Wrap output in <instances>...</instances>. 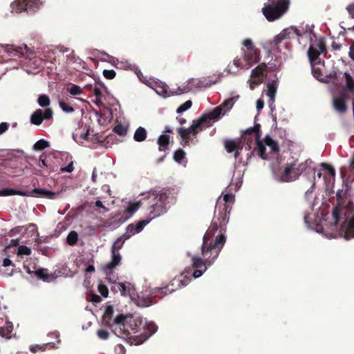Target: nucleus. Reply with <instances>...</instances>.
I'll use <instances>...</instances> for the list:
<instances>
[{"label": "nucleus", "mask_w": 354, "mask_h": 354, "mask_svg": "<svg viewBox=\"0 0 354 354\" xmlns=\"http://www.w3.org/2000/svg\"><path fill=\"white\" fill-rule=\"evenodd\" d=\"M41 3L39 0H17L11 4L12 12H21L24 10L35 11Z\"/></svg>", "instance_id": "obj_14"}, {"label": "nucleus", "mask_w": 354, "mask_h": 354, "mask_svg": "<svg viewBox=\"0 0 354 354\" xmlns=\"http://www.w3.org/2000/svg\"><path fill=\"white\" fill-rule=\"evenodd\" d=\"M101 301V297L90 292V301L98 303Z\"/></svg>", "instance_id": "obj_56"}, {"label": "nucleus", "mask_w": 354, "mask_h": 354, "mask_svg": "<svg viewBox=\"0 0 354 354\" xmlns=\"http://www.w3.org/2000/svg\"><path fill=\"white\" fill-rule=\"evenodd\" d=\"M350 169L354 173V153L350 159Z\"/></svg>", "instance_id": "obj_64"}, {"label": "nucleus", "mask_w": 354, "mask_h": 354, "mask_svg": "<svg viewBox=\"0 0 354 354\" xmlns=\"http://www.w3.org/2000/svg\"><path fill=\"white\" fill-rule=\"evenodd\" d=\"M135 73L137 75L139 80L145 84L146 85L150 86L154 82L153 78H152L149 75H144L143 73L140 71V70L138 69V68H134Z\"/></svg>", "instance_id": "obj_32"}, {"label": "nucleus", "mask_w": 354, "mask_h": 354, "mask_svg": "<svg viewBox=\"0 0 354 354\" xmlns=\"http://www.w3.org/2000/svg\"><path fill=\"white\" fill-rule=\"evenodd\" d=\"M95 190L90 192V194L97 195V197L94 198L95 201L90 202V209L95 207V209L99 213H105L109 211V209L104 205V203H106V201L104 200L107 197H103L102 196L98 195V193H95L97 189H94Z\"/></svg>", "instance_id": "obj_18"}, {"label": "nucleus", "mask_w": 354, "mask_h": 354, "mask_svg": "<svg viewBox=\"0 0 354 354\" xmlns=\"http://www.w3.org/2000/svg\"><path fill=\"white\" fill-rule=\"evenodd\" d=\"M13 326L11 322H7L6 324L0 328V335L2 337L10 339L11 337Z\"/></svg>", "instance_id": "obj_31"}, {"label": "nucleus", "mask_w": 354, "mask_h": 354, "mask_svg": "<svg viewBox=\"0 0 354 354\" xmlns=\"http://www.w3.org/2000/svg\"><path fill=\"white\" fill-rule=\"evenodd\" d=\"M18 255H30L31 250L26 245H20L18 248Z\"/></svg>", "instance_id": "obj_50"}, {"label": "nucleus", "mask_w": 354, "mask_h": 354, "mask_svg": "<svg viewBox=\"0 0 354 354\" xmlns=\"http://www.w3.org/2000/svg\"><path fill=\"white\" fill-rule=\"evenodd\" d=\"M127 315L122 313L115 315L113 306L109 305L106 307L102 316L103 324L110 328L111 331L119 337H126L129 335V330L126 328Z\"/></svg>", "instance_id": "obj_7"}, {"label": "nucleus", "mask_w": 354, "mask_h": 354, "mask_svg": "<svg viewBox=\"0 0 354 354\" xmlns=\"http://www.w3.org/2000/svg\"><path fill=\"white\" fill-rule=\"evenodd\" d=\"M8 124L7 122H1L0 124V135L3 133L8 129Z\"/></svg>", "instance_id": "obj_60"}, {"label": "nucleus", "mask_w": 354, "mask_h": 354, "mask_svg": "<svg viewBox=\"0 0 354 354\" xmlns=\"http://www.w3.org/2000/svg\"><path fill=\"white\" fill-rule=\"evenodd\" d=\"M75 264L80 271L85 272V279L83 286L87 289L85 292L86 299L88 300V282L87 281V274L88 272V251L86 249H82L78 251V255L75 260Z\"/></svg>", "instance_id": "obj_10"}, {"label": "nucleus", "mask_w": 354, "mask_h": 354, "mask_svg": "<svg viewBox=\"0 0 354 354\" xmlns=\"http://www.w3.org/2000/svg\"><path fill=\"white\" fill-rule=\"evenodd\" d=\"M313 76L322 82H334L337 80V74L335 70L327 71V68H311Z\"/></svg>", "instance_id": "obj_13"}, {"label": "nucleus", "mask_w": 354, "mask_h": 354, "mask_svg": "<svg viewBox=\"0 0 354 354\" xmlns=\"http://www.w3.org/2000/svg\"><path fill=\"white\" fill-rule=\"evenodd\" d=\"M185 157V153L182 149H178L174 153V160L177 162H181Z\"/></svg>", "instance_id": "obj_41"}, {"label": "nucleus", "mask_w": 354, "mask_h": 354, "mask_svg": "<svg viewBox=\"0 0 354 354\" xmlns=\"http://www.w3.org/2000/svg\"><path fill=\"white\" fill-rule=\"evenodd\" d=\"M5 50L10 55H17L19 57L26 56L29 57L30 55L34 54V50L24 44L22 46H16L14 45H7Z\"/></svg>", "instance_id": "obj_17"}, {"label": "nucleus", "mask_w": 354, "mask_h": 354, "mask_svg": "<svg viewBox=\"0 0 354 354\" xmlns=\"http://www.w3.org/2000/svg\"><path fill=\"white\" fill-rule=\"evenodd\" d=\"M295 33L297 35H300V33L297 28H286L284 29L283 31H281L279 35H277L274 39L270 42V44L276 48H278V45L282 42V41L285 40L286 39L290 38V35Z\"/></svg>", "instance_id": "obj_19"}, {"label": "nucleus", "mask_w": 354, "mask_h": 354, "mask_svg": "<svg viewBox=\"0 0 354 354\" xmlns=\"http://www.w3.org/2000/svg\"><path fill=\"white\" fill-rule=\"evenodd\" d=\"M46 270L43 268H39L35 270V274L43 280H47L49 278V275L46 272Z\"/></svg>", "instance_id": "obj_46"}, {"label": "nucleus", "mask_w": 354, "mask_h": 354, "mask_svg": "<svg viewBox=\"0 0 354 354\" xmlns=\"http://www.w3.org/2000/svg\"><path fill=\"white\" fill-rule=\"evenodd\" d=\"M73 138L78 144H83L85 141H88V127L76 129L73 133Z\"/></svg>", "instance_id": "obj_24"}, {"label": "nucleus", "mask_w": 354, "mask_h": 354, "mask_svg": "<svg viewBox=\"0 0 354 354\" xmlns=\"http://www.w3.org/2000/svg\"><path fill=\"white\" fill-rule=\"evenodd\" d=\"M345 80H346V86L343 90H345L346 92H354V80L352 76L348 73H344Z\"/></svg>", "instance_id": "obj_36"}, {"label": "nucleus", "mask_w": 354, "mask_h": 354, "mask_svg": "<svg viewBox=\"0 0 354 354\" xmlns=\"http://www.w3.org/2000/svg\"><path fill=\"white\" fill-rule=\"evenodd\" d=\"M48 147H49L48 142H47L43 139H41L35 143V145H33V149L35 151H41V150H43Z\"/></svg>", "instance_id": "obj_40"}, {"label": "nucleus", "mask_w": 354, "mask_h": 354, "mask_svg": "<svg viewBox=\"0 0 354 354\" xmlns=\"http://www.w3.org/2000/svg\"><path fill=\"white\" fill-rule=\"evenodd\" d=\"M292 161V163L295 164V166L294 167L295 171H297L299 173L298 178L303 172H305L306 171H308V172H313L315 174V169L310 165V164L312 163L311 161L306 160L302 162H299L298 160L297 159H293Z\"/></svg>", "instance_id": "obj_22"}, {"label": "nucleus", "mask_w": 354, "mask_h": 354, "mask_svg": "<svg viewBox=\"0 0 354 354\" xmlns=\"http://www.w3.org/2000/svg\"><path fill=\"white\" fill-rule=\"evenodd\" d=\"M187 281L188 279L186 281L183 280L182 276L175 277L167 286L153 289L152 294L167 295V292L165 291V289H169V292H173L176 290L183 286H185L187 284Z\"/></svg>", "instance_id": "obj_12"}, {"label": "nucleus", "mask_w": 354, "mask_h": 354, "mask_svg": "<svg viewBox=\"0 0 354 354\" xmlns=\"http://www.w3.org/2000/svg\"><path fill=\"white\" fill-rule=\"evenodd\" d=\"M270 68H254L251 71L250 79L248 80L250 88H254L268 80L267 84V95L270 97V103L274 102L275 95L278 86V79L275 71L268 70Z\"/></svg>", "instance_id": "obj_5"}, {"label": "nucleus", "mask_w": 354, "mask_h": 354, "mask_svg": "<svg viewBox=\"0 0 354 354\" xmlns=\"http://www.w3.org/2000/svg\"><path fill=\"white\" fill-rule=\"evenodd\" d=\"M147 138V131L144 127H138L133 136V138L136 142H142Z\"/></svg>", "instance_id": "obj_37"}, {"label": "nucleus", "mask_w": 354, "mask_h": 354, "mask_svg": "<svg viewBox=\"0 0 354 354\" xmlns=\"http://www.w3.org/2000/svg\"><path fill=\"white\" fill-rule=\"evenodd\" d=\"M326 52V46L324 39L320 37L316 39L309 46L308 50V57L311 65L316 64L319 56Z\"/></svg>", "instance_id": "obj_11"}, {"label": "nucleus", "mask_w": 354, "mask_h": 354, "mask_svg": "<svg viewBox=\"0 0 354 354\" xmlns=\"http://www.w3.org/2000/svg\"><path fill=\"white\" fill-rule=\"evenodd\" d=\"M126 328L129 330V337L123 339H132L136 344H141L151 335L156 333L157 326L153 324L144 325L140 318H134L127 315L125 321Z\"/></svg>", "instance_id": "obj_6"}, {"label": "nucleus", "mask_w": 354, "mask_h": 354, "mask_svg": "<svg viewBox=\"0 0 354 354\" xmlns=\"http://www.w3.org/2000/svg\"><path fill=\"white\" fill-rule=\"evenodd\" d=\"M295 164L292 161L288 162L282 171L277 174V179L281 182H292L298 178V172L295 171Z\"/></svg>", "instance_id": "obj_15"}, {"label": "nucleus", "mask_w": 354, "mask_h": 354, "mask_svg": "<svg viewBox=\"0 0 354 354\" xmlns=\"http://www.w3.org/2000/svg\"><path fill=\"white\" fill-rule=\"evenodd\" d=\"M170 142L169 136L167 134L160 135L157 140L159 151H166Z\"/></svg>", "instance_id": "obj_29"}, {"label": "nucleus", "mask_w": 354, "mask_h": 354, "mask_svg": "<svg viewBox=\"0 0 354 354\" xmlns=\"http://www.w3.org/2000/svg\"><path fill=\"white\" fill-rule=\"evenodd\" d=\"M141 207V202L129 203L126 211L123 214L118 218V221L121 223L126 221L140 207Z\"/></svg>", "instance_id": "obj_21"}, {"label": "nucleus", "mask_w": 354, "mask_h": 354, "mask_svg": "<svg viewBox=\"0 0 354 354\" xmlns=\"http://www.w3.org/2000/svg\"><path fill=\"white\" fill-rule=\"evenodd\" d=\"M117 287L122 296H129L132 297L133 295H135L134 286L129 282H118Z\"/></svg>", "instance_id": "obj_25"}, {"label": "nucleus", "mask_w": 354, "mask_h": 354, "mask_svg": "<svg viewBox=\"0 0 354 354\" xmlns=\"http://www.w3.org/2000/svg\"><path fill=\"white\" fill-rule=\"evenodd\" d=\"M346 10L348 11L350 17L354 19V3H351L346 6Z\"/></svg>", "instance_id": "obj_57"}, {"label": "nucleus", "mask_w": 354, "mask_h": 354, "mask_svg": "<svg viewBox=\"0 0 354 354\" xmlns=\"http://www.w3.org/2000/svg\"><path fill=\"white\" fill-rule=\"evenodd\" d=\"M67 91L72 95H76L82 93V88L77 85H73L67 88Z\"/></svg>", "instance_id": "obj_49"}, {"label": "nucleus", "mask_w": 354, "mask_h": 354, "mask_svg": "<svg viewBox=\"0 0 354 354\" xmlns=\"http://www.w3.org/2000/svg\"><path fill=\"white\" fill-rule=\"evenodd\" d=\"M261 125L255 124L253 127L248 128L243 131L242 138L244 142H247L249 148H251L250 144L253 140L256 142V147L252 153L257 152L258 156L263 160L268 159V155L266 153L265 145L261 140Z\"/></svg>", "instance_id": "obj_9"}, {"label": "nucleus", "mask_w": 354, "mask_h": 354, "mask_svg": "<svg viewBox=\"0 0 354 354\" xmlns=\"http://www.w3.org/2000/svg\"><path fill=\"white\" fill-rule=\"evenodd\" d=\"M262 13L268 21H274L285 15L290 7V0H266Z\"/></svg>", "instance_id": "obj_8"}, {"label": "nucleus", "mask_w": 354, "mask_h": 354, "mask_svg": "<svg viewBox=\"0 0 354 354\" xmlns=\"http://www.w3.org/2000/svg\"><path fill=\"white\" fill-rule=\"evenodd\" d=\"M348 99V93L345 90H342L337 96L333 99V106L335 111L339 113H344L347 110L346 102Z\"/></svg>", "instance_id": "obj_16"}, {"label": "nucleus", "mask_w": 354, "mask_h": 354, "mask_svg": "<svg viewBox=\"0 0 354 354\" xmlns=\"http://www.w3.org/2000/svg\"><path fill=\"white\" fill-rule=\"evenodd\" d=\"M30 192L31 193V196H39L46 198L48 199H55L57 196L59 195V193L57 192H54L52 191L40 188H35Z\"/></svg>", "instance_id": "obj_26"}, {"label": "nucleus", "mask_w": 354, "mask_h": 354, "mask_svg": "<svg viewBox=\"0 0 354 354\" xmlns=\"http://www.w3.org/2000/svg\"><path fill=\"white\" fill-rule=\"evenodd\" d=\"M99 60L103 62L109 63L114 66H116L120 63L121 64H124L122 61L120 62L118 58L112 57L106 53H100V55L97 58L90 57V61L94 65H98Z\"/></svg>", "instance_id": "obj_20"}, {"label": "nucleus", "mask_w": 354, "mask_h": 354, "mask_svg": "<svg viewBox=\"0 0 354 354\" xmlns=\"http://www.w3.org/2000/svg\"><path fill=\"white\" fill-rule=\"evenodd\" d=\"M50 99L46 95H41L38 97V104L41 107H46L50 104Z\"/></svg>", "instance_id": "obj_44"}, {"label": "nucleus", "mask_w": 354, "mask_h": 354, "mask_svg": "<svg viewBox=\"0 0 354 354\" xmlns=\"http://www.w3.org/2000/svg\"><path fill=\"white\" fill-rule=\"evenodd\" d=\"M39 160H40L39 164V167H48L46 161V156H44V154L41 155L39 157Z\"/></svg>", "instance_id": "obj_59"}, {"label": "nucleus", "mask_w": 354, "mask_h": 354, "mask_svg": "<svg viewBox=\"0 0 354 354\" xmlns=\"http://www.w3.org/2000/svg\"><path fill=\"white\" fill-rule=\"evenodd\" d=\"M342 208L339 205H336L333 211V217L334 218L335 225H337L339 221L340 212Z\"/></svg>", "instance_id": "obj_43"}, {"label": "nucleus", "mask_w": 354, "mask_h": 354, "mask_svg": "<svg viewBox=\"0 0 354 354\" xmlns=\"http://www.w3.org/2000/svg\"><path fill=\"white\" fill-rule=\"evenodd\" d=\"M97 335L98 337L101 339H107L109 337V332L104 329L98 330L97 332Z\"/></svg>", "instance_id": "obj_52"}, {"label": "nucleus", "mask_w": 354, "mask_h": 354, "mask_svg": "<svg viewBox=\"0 0 354 354\" xmlns=\"http://www.w3.org/2000/svg\"><path fill=\"white\" fill-rule=\"evenodd\" d=\"M59 104L62 109L66 113H72L74 111V109L63 100H59Z\"/></svg>", "instance_id": "obj_48"}, {"label": "nucleus", "mask_w": 354, "mask_h": 354, "mask_svg": "<svg viewBox=\"0 0 354 354\" xmlns=\"http://www.w3.org/2000/svg\"><path fill=\"white\" fill-rule=\"evenodd\" d=\"M263 106H264L263 100H261V99H259L257 101V110L258 111H261L263 108Z\"/></svg>", "instance_id": "obj_62"}, {"label": "nucleus", "mask_w": 354, "mask_h": 354, "mask_svg": "<svg viewBox=\"0 0 354 354\" xmlns=\"http://www.w3.org/2000/svg\"><path fill=\"white\" fill-rule=\"evenodd\" d=\"M240 143H241V142L239 140H236L227 139L224 141V146H225L226 151L228 153L234 152V158L236 159L239 157V156L240 154L239 149L241 150V148L239 149Z\"/></svg>", "instance_id": "obj_23"}, {"label": "nucleus", "mask_w": 354, "mask_h": 354, "mask_svg": "<svg viewBox=\"0 0 354 354\" xmlns=\"http://www.w3.org/2000/svg\"><path fill=\"white\" fill-rule=\"evenodd\" d=\"M176 192L174 189L162 188L160 190L153 189L148 193L147 198L144 199L149 205V219L142 220L136 224L131 223L127 227V232L123 235L124 237L118 239L113 243L111 250H118L122 248L124 240L131 236L141 232L149 221L167 212L168 205L174 204L176 202Z\"/></svg>", "instance_id": "obj_2"}, {"label": "nucleus", "mask_w": 354, "mask_h": 354, "mask_svg": "<svg viewBox=\"0 0 354 354\" xmlns=\"http://www.w3.org/2000/svg\"><path fill=\"white\" fill-rule=\"evenodd\" d=\"M91 111H93L94 113H95V116L96 118V120L98 123L99 125L100 126H105L108 123V120H107V118H105L104 116L102 115L101 114H100L98 113V111L94 110L93 108H91L90 106V112Z\"/></svg>", "instance_id": "obj_39"}, {"label": "nucleus", "mask_w": 354, "mask_h": 354, "mask_svg": "<svg viewBox=\"0 0 354 354\" xmlns=\"http://www.w3.org/2000/svg\"><path fill=\"white\" fill-rule=\"evenodd\" d=\"M46 345H43V346H40V345H36L35 346H33L30 348V351L32 352V353H35L37 352L38 350H42L44 351L46 348Z\"/></svg>", "instance_id": "obj_61"}, {"label": "nucleus", "mask_w": 354, "mask_h": 354, "mask_svg": "<svg viewBox=\"0 0 354 354\" xmlns=\"http://www.w3.org/2000/svg\"><path fill=\"white\" fill-rule=\"evenodd\" d=\"M192 105V100H187L182 104L176 110L178 113H181L191 108Z\"/></svg>", "instance_id": "obj_47"}, {"label": "nucleus", "mask_w": 354, "mask_h": 354, "mask_svg": "<svg viewBox=\"0 0 354 354\" xmlns=\"http://www.w3.org/2000/svg\"><path fill=\"white\" fill-rule=\"evenodd\" d=\"M94 93L95 98V100H93L92 101L98 106V107H100L102 105H103L102 102V98L103 97V95L102 93V91L100 88H98L97 86H95L94 88Z\"/></svg>", "instance_id": "obj_38"}, {"label": "nucleus", "mask_w": 354, "mask_h": 354, "mask_svg": "<svg viewBox=\"0 0 354 354\" xmlns=\"http://www.w3.org/2000/svg\"><path fill=\"white\" fill-rule=\"evenodd\" d=\"M105 140V137L99 133H95L91 138H90V142L93 144H102Z\"/></svg>", "instance_id": "obj_45"}, {"label": "nucleus", "mask_w": 354, "mask_h": 354, "mask_svg": "<svg viewBox=\"0 0 354 354\" xmlns=\"http://www.w3.org/2000/svg\"><path fill=\"white\" fill-rule=\"evenodd\" d=\"M234 104V98L230 97L226 100L223 104L222 106L226 107L227 109H231Z\"/></svg>", "instance_id": "obj_54"}, {"label": "nucleus", "mask_w": 354, "mask_h": 354, "mask_svg": "<svg viewBox=\"0 0 354 354\" xmlns=\"http://www.w3.org/2000/svg\"><path fill=\"white\" fill-rule=\"evenodd\" d=\"M234 202V196L232 194H225L223 198L219 197L217 200L216 209H218V213L215 214L212 224L203 239L201 254L203 259L198 257L192 258V266L195 268L193 273L194 278L200 277L207 270V266H212L218 258L226 241L224 232Z\"/></svg>", "instance_id": "obj_1"}, {"label": "nucleus", "mask_w": 354, "mask_h": 354, "mask_svg": "<svg viewBox=\"0 0 354 354\" xmlns=\"http://www.w3.org/2000/svg\"><path fill=\"white\" fill-rule=\"evenodd\" d=\"M113 131L119 136H125L127 133V128L122 124H118L114 127Z\"/></svg>", "instance_id": "obj_42"}, {"label": "nucleus", "mask_w": 354, "mask_h": 354, "mask_svg": "<svg viewBox=\"0 0 354 354\" xmlns=\"http://www.w3.org/2000/svg\"><path fill=\"white\" fill-rule=\"evenodd\" d=\"M67 243L70 245H74L78 243L80 245H83L82 241H78V234L75 231H71L66 238Z\"/></svg>", "instance_id": "obj_35"}, {"label": "nucleus", "mask_w": 354, "mask_h": 354, "mask_svg": "<svg viewBox=\"0 0 354 354\" xmlns=\"http://www.w3.org/2000/svg\"><path fill=\"white\" fill-rule=\"evenodd\" d=\"M349 56L354 60V42H353L350 46Z\"/></svg>", "instance_id": "obj_63"}, {"label": "nucleus", "mask_w": 354, "mask_h": 354, "mask_svg": "<svg viewBox=\"0 0 354 354\" xmlns=\"http://www.w3.org/2000/svg\"><path fill=\"white\" fill-rule=\"evenodd\" d=\"M97 290L102 296H103L104 297H108L109 290L106 285L100 283L98 285Z\"/></svg>", "instance_id": "obj_51"}, {"label": "nucleus", "mask_w": 354, "mask_h": 354, "mask_svg": "<svg viewBox=\"0 0 354 354\" xmlns=\"http://www.w3.org/2000/svg\"><path fill=\"white\" fill-rule=\"evenodd\" d=\"M73 169V162H71L66 167H62L60 170L63 172H71Z\"/></svg>", "instance_id": "obj_58"}, {"label": "nucleus", "mask_w": 354, "mask_h": 354, "mask_svg": "<svg viewBox=\"0 0 354 354\" xmlns=\"http://www.w3.org/2000/svg\"><path fill=\"white\" fill-rule=\"evenodd\" d=\"M104 76L109 80L115 77V72L113 70H104L103 71Z\"/></svg>", "instance_id": "obj_53"}, {"label": "nucleus", "mask_w": 354, "mask_h": 354, "mask_svg": "<svg viewBox=\"0 0 354 354\" xmlns=\"http://www.w3.org/2000/svg\"><path fill=\"white\" fill-rule=\"evenodd\" d=\"M221 113L222 108L216 106L208 113L203 114L198 119L193 120L189 128L180 127L177 129V132L182 139L181 144L183 146L189 145L192 142L191 137L196 138L199 132L212 126L214 122L217 121Z\"/></svg>", "instance_id": "obj_3"}, {"label": "nucleus", "mask_w": 354, "mask_h": 354, "mask_svg": "<svg viewBox=\"0 0 354 354\" xmlns=\"http://www.w3.org/2000/svg\"><path fill=\"white\" fill-rule=\"evenodd\" d=\"M44 120H49L53 117V111L50 108L46 109L43 111Z\"/></svg>", "instance_id": "obj_55"}, {"label": "nucleus", "mask_w": 354, "mask_h": 354, "mask_svg": "<svg viewBox=\"0 0 354 354\" xmlns=\"http://www.w3.org/2000/svg\"><path fill=\"white\" fill-rule=\"evenodd\" d=\"M44 120L43 111L41 109L36 110L30 117L31 123L35 125H39Z\"/></svg>", "instance_id": "obj_34"}, {"label": "nucleus", "mask_w": 354, "mask_h": 354, "mask_svg": "<svg viewBox=\"0 0 354 354\" xmlns=\"http://www.w3.org/2000/svg\"><path fill=\"white\" fill-rule=\"evenodd\" d=\"M112 253V259L111 261L107 263L106 268L109 270H111L112 268H115L116 266H118L121 260V257L120 253L116 250H111Z\"/></svg>", "instance_id": "obj_33"}, {"label": "nucleus", "mask_w": 354, "mask_h": 354, "mask_svg": "<svg viewBox=\"0 0 354 354\" xmlns=\"http://www.w3.org/2000/svg\"><path fill=\"white\" fill-rule=\"evenodd\" d=\"M12 195H19L23 196H31V193L28 191L16 190L11 188H6L0 191L1 196H8Z\"/></svg>", "instance_id": "obj_28"}, {"label": "nucleus", "mask_w": 354, "mask_h": 354, "mask_svg": "<svg viewBox=\"0 0 354 354\" xmlns=\"http://www.w3.org/2000/svg\"><path fill=\"white\" fill-rule=\"evenodd\" d=\"M157 295L152 294V291L151 292L150 295H139L136 301V304L137 306L140 307H148L152 305L154 302L153 301V297H156Z\"/></svg>", "instance_id": "obj_27"}, {"label": "nucleus", "mask_w": 354, "mask_h": 354, "mask_svg": "<svg viewBox=\"0 0 354 354\" xmlns=\"http://www.w3.org/2000/svg\"><path fill=\"white\" fill-rule=\"evenodd\" d=\"M242 57H236L233 60L235 66H243L245 64L248 66H268L272 60L270 51L267 52V57L262 58L260 50L255 46L251 39H245L242 41Z\"/></svg>", "instance_id": "obj_4"}, {"label": "nucleus", "mask_w": 354, "mask_h": 354, "mask_svg": "<svg viewBox=\"0 0 354 354\" xmlns=\"http://www.w3.org/2000/svg\"><path fill=\"white\" fill-rule=\"evenodd\" d=\"M262 141L265 147L268 146L270 147L272 152L278 153L279 151L278 142L274 140L269 135H267Z\"/></svg>", "instance_id": "obj_30"}]
</instances>
